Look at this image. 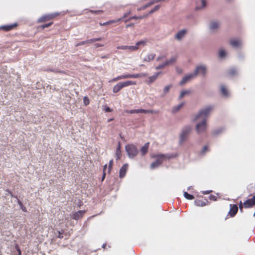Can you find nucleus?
Masks as SVG:
<instances>
[{"label":"nucleus","mask_w":255,"mask_h":255,"mask_svg":"<svg viewBox=\"0 0 255 255\" xmlns=\"http://www.w3.org/2000/svg\"><path fill=\"white\" fill-rule=\"evenodd\" d=\"M8 193H9L10 195H11V197H13L12 193L10 191H9V190H8ZM14 197H15V196H14ZM15 198H17V197H16V196H15Z\"/></svg>","instance_id":"052dcab7"},{"label":"nucleus","mask_w":255,"mask_h":255,"mask_svg":"<svg viewBox=\"0 0 255 255\" xmlns=\"http://www.w3.org/2000/svg\"><path fill=\"white\" fill-rule=\"evenodd\" d=\"M184 196L185 198H186L187 199H188V200H193L194 198V197L193 195H191L186 192H185L184 193Z\"/></svg>","instance_id":"c756f323"},{"label":"nucleus","mask_w":255,"mask_h":255,"mask_svg":"<svg viewBox=\"0 0 255 255\" xmlns=\"http://www.w3.org/2000/svg\"><path fill=\"white\" fill-rule=\"evenodd\" d=\"M102 38L101 37H99V38H94V40H95V42L96 41H101L102 40Z\"/></svg>","instance_id":"4d7b16f0"},{"label":"nucleus","mask_w":255,"mask_h":255,"mask_svg":"<svg viewBox=\"0 0 255 255\" xmlns=\"http://www.w3.org/2000/svg\"><path fill=\"white\" fill-rule=\"evenodd\" d=\"M201 3H202V7L201 8H204L206 5V1L205 0H201Z\"/></svg>","instance_id":"09e8293b"},{"label":"nucleus","mask_w":255,"mask_h":255,"mask_svg":"<svg viewBox=\"0 0 255 255\" xmlns=\"http://www.w3.org/2000/svg\"><path fill=\"white\" fill-rule=\"evenodd\" d=\"M166 66H167V63H166V62H164L162 64H159L158 66H156L155 67V69L159 70V69H163Z\"/></svg>","instance_id":"473e14b6"},{"label":"nucleus","mask_w":255,"mask_h":255,"mask_svg":"<svg viewBox=\"0 0 255 255\" xmlns=\"http://www.w3.org/2000/svg\"><path fill=\"white\" fill-rule=\"evenodd\" d=\"M239 207L240 210L241 212H243V208L244 207V203H242V201H240L239 203Z\"/></svg>","instance_id":"79ce46f5"},{"label":"nucleus","mask_w":255,"mask_h":255,"mask_svg":"<svg viewBox=\"0 0 255 255\" xmlns=\"http://www.w3.org/2000/svg\"><path fill=\"white\" fill-rule=\"evenodd\" d=\"M151 157L153 158H157L153 162L151 163L150 165L151 168L153 169L157 167L160 164H161L165 159H169L171 158L174 157L175 156L172 154L166 155L164 154H158L152 155Z\"/></svg>","instance_id":"f03ea898"},{"label":"nucleus","mask_w":255,"mask_h":255,"mask_svg":"<svg viewBox=\"0 0 255 255\" xmlns=\"http://www.w3.org/2000/svg\"><path fill=\"white\" fill-rule=\"evenodd\" d=\"M59 14L58 13H53L44 15L38 19L37 22L38 23L46 22L54 19Z\"/></svg>","instance_id":"1a4fd4ad"},{"label":"nucleus","mask_w":255,"mask_h":255,"mask_svg":"<svg viewBox=\"0 0 255 255\" xmlns=\"http://www.w3.org/2000/svg\"><path fill=\"white\" fill-rule=\"evenodd\" d=\"M159 8V5H156L155 6L153 9H151L149 13H152L153 12H154V11L157 10Z\"/></svg>","instance_id":"a19ab883"},{"label":"nucleus","mask_w":255,"mask_h":255,"mask_svg":"<svg viewBox=\"0 0 255 255\" xmlns=\"http://www.w3.org/2000/svg\"><path fill=\"white\" fill-rule=\"evenodd\" d=\"M191 93V90H186L183 91L181 92L180 95L179 96V99H181L184 97L185 95H189Z\"/></svg>","instance_id":"c85d7f7f"},{"label":"nucleus","mask_w":255,"mask_h":255,"mask_svg":"<svg viewBox=\"0 0 255 255\" xmlns=\"http://www.w3.org/2000/svg\"><path fill=\"white\" fill-rule=\"evenodd\" d=\"M15 247V249L16 250V251L18 252V255H21V251L20 250L19 246L17 245H16Z\"/></svg>","instance_id":"49530a36"},{"label":"nucleus","mask_w":255,"mask_h":255,"mask_svg":"<svg viewBox=\"0 0 255 255\" xmlns=\"http://www.w3.org/2000/svg\"><path fill=\"white\" fill-rule=\"evenodd\" d=\"M206 72V68L204 66H198L196 67V70L194 71V73L196 74L197 76L198 74H201L205 75Z\"/></svg>","instance_id":"dca6fc26"},{"label":"nucleus","mask_w":255,"mask_h":255,"mask_svg":"<svg viewBox=\"0 0 255 255\" xmlns=\"http://www.w3.org/2000/svg\"><path fill=\"white\" fill-rule=\"evenodd\" d=\"M146 16H145V15H143V16H132V17H130L129 19L128 20H130L132 19H142V18H143L144 17H146Z\"/></svg>","instance_id":"4c0bfd02"},{"label":"nucleus","mask_w":255,"mask_h":255,"mask_svg":"<svg viewBox=\"0 0 255 255\" xmlns=\"http://www.w3.org/2000/svg\"><path fill=\"white\" fill-rule=\"evenodd\" d=\"M164 57L163 56H159V57H158L156 59V60L157 61H160L161 59L163 58Z\"/></svg>","instance_id":"13d9d810"},{"label":"nucleus","mask_w":255,"mask_h":255,"mask_svg":"<svg viewBox=\"0 0 255 255\" xmlns=\"http://www.w3.org/2000/svg\"><path fill=\"white\" fill-rule=\"evenodd\" d=\"M186 30H182L179 31L175 35V38L177 39L180 40L186 34Z\"/></svg>","instance_id":"412c9836"},{"label":"nucleus","mask_w":255,"mask_h":255,"mask_svg":"<svg viewBox=\"0 0 255 255\" xmlns=\"http://www.w3.org/2000/svg\"><path fill=\"white\" fill-rule=\"evenodd\" d=\"M184 105V103H182L177 106L174 107L172 109V112L173 113L177 112Z\"/></svg>","instance_id":"b1692460"},{"label":"nucleus","mask_w":255,"mask_h":255,"mask_svg":"<svg viewBox=\"0 0 255 255\" xmlns=\"http://www.w3.org/2000/svg\"><path fill=\"white\" fill-rule=\"evenodd\" d=\"M17 203L18 204V205L20 206H22V203H21V202L20 201H19V200H18L17 201Z\"/></svg>","instance_id":"bf43d9fd"},{"label":"nucleus","mask_w":255,"mask_h":255,"mask_svg":"<svg viewBox=\"0 0 255 255\" xmlns=\"http://www.w3.org/2000/svg\"><path fill=\"white\" fill-rule=\"evenodd\" d=\"M195 205L197 206L203 207L206 205V203L200 200H196L194 201Z\"/></svg>","instance_id":"a878e982"},{"label":"nucleus","mask_w":255,"mask_h":255,"mask_svg":"<svg viewBox=\"0 0 255 255\" xmlns=\"http://www.w3.org/2000/svg\"><path fill=\"white\" fill-rule=\"evenodd\" d=\"M95 46L96 47H103L104 46V44L96 43L95 44Z\"/></svg>","instance_id":"6e6d98bb"},{"label":"nucleus","mask_w":255,"mask_h":255,"mask_svg":"<svg viewBox=\"0 0 255 255\" xmlns=\"http://www.w3.org/2000/svg\"><path fill=\"white\" fill-rule=\"evenodd\" d=\"M218 27L219 24L217 22H212L210 25V29L213 30L218 28Z\"/></svg>","instance_id":"cd10ccee"},{"label":"nucleus","mask_w":255,"mask_h":255,"mask_svg":"<svg viewBox=\"0 0 255 255\" xmlns=\"http://www.w3.org/2000/svg\"><path fill=\"white\" fill-rule=\"evenodd\" d=\"M149 146V142H148L145 143L144 145L141 147L140 150L141 155L143 156L147 153Z\"/></svg>","instance_id":"6ab92c4d"},{"label":"nucleus","mask_w":255,"mask_h":255,"mask_svg":"<svg viewBox=\"0 0 255 255\" xmlns=\"http://www.w3.org/2000/svg\"><path fill=\"white\" fill-rule=\"evenodd\" d=\"M213 109L212 106H209L205 109L201 110L197 115L194 121H197L199 119L202 120V122L198 123L196 125V129L198 133L204 131L207 128L206 118L207 117L210 112Z\"/></svg>","instance_id":"f257e3e1"},{"label":"nucleus","mask_w":255,"mask_h":255,"mask_svg":"<svg viewBox=\"0 0 255 255\" xmlns=\"http://www.w3.org/2000/svg\"><path fill=\"white\" fill-rule=\"evenodd\" d=\"M129 13H130V12L126 13L124 15L123 17H122L121 18H119L117 20H109V21H108L104 22V23L100 22L99 24L101 26H105V25H110V24L116 23V22L120 21L122 20L123 19L127 17Z\"/></svg>","instance_id":"f8f14e48"},{"label":"nucleus","mask_w":255,"mask_h":255,"mask_svg":"<svg viewBox=\"0 0 255 255\" xmlns=\"http://www.w3.org/2000/svg\"><path fill=\"white\" fill-rule=\"evenodd\" d=\"M207 150H208V146H206V145H205V146H204L203 147V149H202V153H205V152H206V151H207Z\"/></svg>","instance_id":"8fccbe9b"},{"label":"nucleus","mask_w":255,"mask_h":255,"mask_svg":"<svg viewBox=\"0 0 255 255\" xmlns=\"http://www.w3.org/2000/svg\"><path fill=\"white\" fill-rule=\"evenodd\" d=\"M20 208L22 210V211L26 212L27 211L26 208L22 205V206H20Z\"/></svg>","instance_id":"864d4df0"},{"label":"nucleus","mask_w":255,"mask_h":255,"mask_svg":"<svg viewBox=\"0 0 255 255\" xmlns=\"http://www.w3.org/2000/svg\"><path fill=\"white\" fill-rule=\"evenodd\" d=\"M171 87V86H170V85L166 86L164 88V90H163L164 91V93L165 94L168 93L169 90V89H170Z\"/></svg>","instance_id":"c03bdc74"},{"label":"nucleus","mask_w":255,"mask_h":255,"mask_svg":"<svg viewBox=\"0 0 255 255\" xmlns=\"http://www.w3.org/2000/svg\"><path fill=\"white\" fill-rule=\"evenodd\" d=\"M155 57V54L154 53L149 54L146 56L144 59V61L149 62L151 60H153Z\"/></svg>","instance_id":"5701e85b"},{"label":"nucleus","mask_w":255,"mask_h":255,"mask_svg":"<svg viewBox=\"0 0 255 255\" xmlns=\"http://www.w3.org/2000/svg\"><path fill=\"white\" fill-rule=\"evenodd\" d=\"M230 44L234 47H238L241 45V41L240 40L234 39L230 41Z\"/></svg>","instance_id":"aec40b11"},{"label":"nucleus","mask_w":255,"mask_h":255,"mask_svg":"<svg viewBox=\"0 0 255 255\" xmlns=\"http://www.w3.org/2000/svg\"><path fill=\"white\" fill-rule=\"evenodd\" d=\"M113 120V119H109V120H108V122H110L112 121Z\"/></svg>","instance_id":"0e129e2a"},{"label":"nucleus","mask_w":255,"mask_h":255,"mask_svg":"<svg viewBox=\"0 0 255 255\" xmlns=\"http://www.w3.org/2000/svg\"><path fill=\"white\" fill-rule=\"evenodd\" d=\"M95 42L94 38L88 39L86 40V44H91Z\"/></svg>","instance_id":"de8ad7c7"},{"label":"nucleus","mask_w":255,"mask_h":255,"mask_svg":"<svg viewBox=\"0 0 255 255\" xmlns=\"http://www.w3.org/2000/svg\"><path fill=\"white\" fill-rule=\"evenodd\" d=\"M126 112L128 114H138V113H144V114H158L159 112L158 111H154L151 110H144V109H137V110H126Z\"/></svg>","instance_id":"6e6552de"},{"label":"nucleus","mask_w":255,"mask_h":255,"mask_svg":"<svg viewBox=\"0 0 255 255\" xmlns=\"http://www.w3.org/2000/svg\"><path fill=\"white\" fill-rule=\"evenodd\" d=\"M133 24H128L127 26H126V27H129V26H132Z\"/></svg>","instance_id":"e2e57ef3"},{"label":"nucleus","mask_w":255,"mask_h":255,"mask_svg":"<svg viewBox=\"0 0 255 255\" xmlns=\"http://www.w3.org/2000/svg\"><path fill=\"white\" fill-rule=\"evenodd\" d=\"M177 72L178 73H182V70H180V69H178V68H177Z\"/></svg>","instance_id":"680f3d73"},{"label":"nucleus","mask_w":255,"mask_h":255,"mask_svg":"<svg viewBox=\"0 0 255 255\" xmlns=\"http://www.w3.org/2000/svg\"><path fill=\"white\" fill-rule=\"evenodd\" d=\"M126 151L130 158H133L136 156L138 153V150L136 146L132 144H128L125 147Z\"/></svg>","instance_id":"423d86ee"},{"label":"nucleus","mask_w":255,"mask_h":255,"mask_svg":"<svg viewBox=\"0 0 255 255\" xmlns=\"http://www.w3.org/2000/svg\"><path fill=\"white\" fill-rule=\"evenodd\" d=\"M230 209L228 213V215L231 217H234L238 211V207L236 204H230Z\"/></svg>","instance_id":"4468645a"},{"label":"nucleus","mask_w":255,"mask_h":255,"mask_svg":"<svg viewBox=\"0 0 255 255\" xmlns=\"http://www.w3.org/2000/svg\"><path fill=\"white\" fill-rule=\"evenodd\" d=\"M211 192H212L211 190H207V191H202V193L203 194L206 195V194H208L210 193Z\"/></svg>","instance_id":"603ef678"},{"label":"nucleus","mask_w":255,"mask_h":255,"mask_svg":"<svg viewBox=\"0 0 255 255\" xmlns=\"http://www.w3.org/2000/svg\"><path fill=\"white\" fill-rule=\"evenodd\" d=\"M237 74V71L235 68H232L228 71V74L231 76H233Z\"/></svg>","instance_id":"bb28decb"},{"label":"nucleus","mask_w":255,"mask_h":255,"mask_svg":"<svg viewBox=\"0 0 255 255\" xmlns=\"http://www.w3.org/2000/svg\"><path fill=\"white\" fill-rule=\"evenodd\" d=\"M196 77V74H195L194 73L187 75L185 76L182 79V80L180 81V84L181 85H183L186 83H187V82L194 78Z\"/></svg>","instance_id":"ddd939ff"},{"label":"nucleus","mask_w":255,"mask_h":255,"mask_svg":"<svg viewBox=\"0 0 255 255\" xmlns=\"http://www.w3.org/2000/svg\"><path fill=\"white\" fill-rule=\"evenodd\" d=\"M136 84V83L132 81H127L125 82H120L115 86H114L113 89V91L114 93H117L124 87H128L130 85H135Z\"/></svg>","instance_id":"20e7f679"},{"label":"nucleus","mask_w":255,"mask_h":255,"mask_svg":"<svg viewBox=\"0 0 255 255\" xmlns=\"http://www.w3.org/2000/svg\"><path fill=\"white\" fill-rule=\"evenodd\" d=\"M128 164H125L123 165V166L121 167V168L120 170V173H119V177L121 178H124L128 169Z\"/></svg>","instance_id":"a211bd4d"},{"label":"nucleus","mask_w":255,"mask_h":255,"mask_svg":"<svg viewBox=\"0 0 255 255\" xmlns=\"http://www.w3.org/2000/svg\"><path fill=\"white\" fill-rule=\"evenodd\" d=\"M107 165L106 164L104 165V169H103V176H102V181H103L105 178V176H106V173H105V170L107 168Z\"/></svg>","instance_id":"58836bf2"},{"label":"nucleus","mask_w":255,"mask_h":255,"mask_svg":"<svg viewBox=\"0 0 255 255\" xmlns=\"http://www.w3.org/2000/svg\"><path fill=\"white\" fill-rule=\"evenodd\" d=\"M192 128L190 126H186L183 128L180 135V144H182L187 139L188 136Z\"/></svg>","instance_id":"39448f33"},{"label":"nucleus","mask_w":255,"mask_h":255,"mask_svg":"<svg viewBox=\"0 0 255 255\" xmlns=\"http://www.w3.org/2000/svg\"><path fill=\"white\" fill-rule=\"evenodd\" d=\"M45 71H48V72H56V73H62V74H65V72L63 71H60V70H56V71H55L53 69H47V70H46Z\"/></svg>","instance_id":"f704fd0d"},{"label":"nucleus","mask_w":255,"mask_h":255,"mask_svg":"<svg viewBox=\"0 0 255 255\" xmlns=\"http://www.w3.org/2000/svg\"><path fill=\"white\" fill-rule=\"evenodd\" d=\"M209 198L210 200H213V201H216L217 199V197L213 195H210L209 196Z\"/></svg>","instance_id":"37998d69"},{"label":"nucleus","mask_w":255,"mask_h":255,"mask_svg":"<svg viewBox=\"0 0 255 255\" xmlns=\"http://www.w3.org/2000/svg\"><path fill=\"white\" fill-rule=\"evenodd\" d=\"M221 91L222 95L225 97H227L229 95L228 90L224 85L221 86Z\"/></svg>","instance_id":"393cba45"},{"label":"nucleus","mask_w":255,"mask_h":255,"mask_svg":"<svg viewBox=\"0 0 255 255\" xmlns=\"http://www.w3.org/2000/svg\"><path fill=\"white\" fill-rule=\"evenodd\" d=\"M17 26L18 24L15 22L10 24L1 25L0 26V30L4 32H7L16 29Z\"/></svg>","instance_id":"9d476101"},{"label":"nucleus","mask_w":255,"mask_h":255,"mask_svg":"<svg viewBox=\"0 0 255 255\" xmlns=\"http://www.w3.org/2000/svg\"><path fill=\"white\" fill-rule=\"evenodd\" d=\"M85 213V210H79L73 214L72 218L75 220H78L82 218Z\"/></svg>","instance_id":"f3484780"},{"label":"nucleus","mask_w":255,"mask_h":255,"mask_svg":"<svg viewBox=\"0 0 255 255\" xmlns=\"http://www.w3.org/2000/svg\"><path fill=\"white\" fill-rule=\"evenodd\" d=\"M83 102L86 106H87L89 104L90 101L87 97H85L83 98Z\"/></svg>","instance_id":"e433bc0d"},{"label":"nucleus","mask_w":255,"mask_h":255,"mask_svg":"<svg viewBox=\"0 0 255 255\" xmlns=\"http://www.w3.org/2000/svg\"><path fill=\"white\" fill-rule=\"evenodd\" d=\"M176 61V57H173L169 60L166 61L165 62L167 63V65L172 64L174 63Z\"/></svg>","instance_id":"7c9ffc66"},{"label":"nucleus","mask_w":255,"mask_h":255,"mask_svg":"<svg viewBox=\"0 0 255 255\" xmlns=\"http://www.w3.org/2000/svg\"><path fill=\"white\" fill-rule=\"evenodd\" d=\"M121 146L120 144L119 143L118 147L116 149V160H119L121 158V157L122 156V152L121 151Z\"/></svg>","instance_id":"4be33fe9"},{"label":"nucleus","mask_w":255,"mask_h":255,"mask_svg":"<svg viewBox=\"0 0 255 255\" xmlns=\"http://www.w3.org/2000/svg\"><path fill=\"white\" fill-rule=\"evenodd\" d=\"M53 24L52 22H49L47 24H45L42 25H40L38 27L39 28H40L41 29H44L45 28H47L51 26Z\"/></svg>","instance_id":"2f4dec72"},{"label":"nucleus","mask_w":255,"mask_h":255,"mask_svg":"<svg viewBox=\"0 0 255 255\" xmlns=\"http://www.w3.org/2000/svg\"><path fill=\"white\" fill-rule=\"evenodd\" d=\"M105 111L106 112H111L112 110L109 107H107L105 108Z\"/></svg>","instance_id":"5fc2aeb1"},{"label":"nucleus","mask_w":255,"mask_h":255,"mask_svg":"<svg viewBox=\"0 0 255 255\" xmlns=\"http://www.w3.org/2000/svg\"><path fill=\"white\" fill-rule=\"evenodd\" d=\"M226 55V52L224 50L221 49L219 51V56L220 58L224 57Z\"/></svg>","instance_id":"72a5a7b5"},{"label":"nucleus","mask_w":255,"mask_h":255,"mask_svg":"<svg viewBox=\"0 0 255 255\" xmlns=\"http://www.w3.org/2000/svg\"><path fill=\"white\" fill-rule=\"evenodd\" d=\"M255 206V195L252 196V198L246 200L244 202V206L245 208H252Z\"/></svg>","instance_id":"9b49d317"},{"label":"nucleus","mask_w":255,"mask_h":255,"mask_svg":"<svg viewBox=\"0 0 255 255\" xmlns=\"http://www.w3.org/2000/svg\"><path fill=\"white\" fill-rule=\"evenodd\" d=\"M113 165V160L111 159L109 161V167H108L109 171L108 172L109 173L111 172V171L112 169Z\"/></svg>","instance_id":"c9c22d12"},{"label":"nucleus","mask_w":255,"mask_h":255,"mask_svg":"<svg viewBox=\"0 0 255 255\" xmlns=\"http://www.w3.org/2000/svg\"><path fill=\"white\" fill-rule=\"evenodd\" d=\"M85 44H86V40L82 41H81V42L77 43L75 45V46L76 47H78V46H80L83 45H85Z\"/></svg>","instance_id":"ea45409f"},{"label":"nucleus","mask_w":255,"mask_h":255,"mask_svg":"<svg viewBox=\"0 0 255 255\" xmlns=\"http://www.w3.org/2000/svg\"><path fill=\"white\" fill-rule=\"evenodd\" d=\"M148 75L147 73H141L134 74H124L119 76L112 79L110 82H116L122 79H128V78H138L141 77H146Z\"/></svg>","instance_id":"7ed1b4c3"},{"label":"nucleus","mask_w":255,"mask_h":255,"mask_svg":"<svg viewBox=\"0 0 255 255\" xmlns=\"http://www.w3.org/2000/svg\"><path fill=\"white\" fill-rule=\"evenodd\" d=\"M58 237L60 239H62L63 238V232H61L60 231H58Z\"/></svg>","instance_id":"3c124183"},{"label":"nucleus","mask_w":255,"mask_h":255,"mask_svg":"<svg viewBox=\"0 0 255 255\" xmlns=\"http://www.w3.org/2000/svg\"><path fill=\"white\" fill-rule=\"evenodd\" d=\"M91 12L95 14H100L103 12V10H91Z\"/></svg>","instance_id":"a18cd8bd"},{"label":"nucleus","mask_w":255,"mask_h":255,"mask_svg":"<svg viewBox=\"0 0 255 255\" xmlns=\"http://www.w3.org/2000/svg\"><path fill=\"white\" fill-rule=\"evenodd\" d=\"M145 42L144 41H140L136 43L134 46H119L117 47L118 49L129 50V51H135L137 50L139 46L141 45H144Z\"/></svg>","instance_id":"0eeeda50"},{"label":"nucleus","mask_w":255,"mask_h":255,"mask_svg":"<svg viewBox=\"0 0 255 255\" xmlns=\"http://www.w3.org/2000/svg\"><path fill=\"white\" fill-rule=\"evenodd\" d=\"M161 73V72H157L153 75L148 77L145 81V83L147 85H150L153 83L158 78V76Z\"/></svg>","instance_id":"2eb2a0df"}]
</instances>
